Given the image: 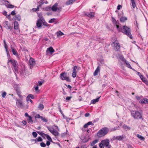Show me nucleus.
Returning a JSON list of instances; mask_svg holds the SVG:
<instances>
[{
    "label": "nucleus",
    "mask_w": 148,
    "mask_h": 148,
    "mask_svg": "<svg viewBox=\"0 0 148 148\" xmlns=\"http://www.w3.org/2000/svg\"><path fill=\"white\" fill-rule=\"evenodd\" d=\"M43 82V81H39L38 82V85L39 86H41Z\"/></svg>",
    "instance_id": "5fc2aeb1"
},
{
    "label": "nucleus",
    "mask_w": 148,
    "mask_h": 148,
    "mask_svg": "<svg viewBox=\"0 0 148 148\" xmlns=\"http://www.w3.org/2000/svg\"><path fill=\"white\" fill-rule=\"evenodd\" d=\"M16 92L17 95L20 94H21V92L18 89H17L16 90Z\"/></svg>",
    "instance_id": "864d4df0"
},
{
    "label": "nucleus",
    "mask_w": 148,
    "mask_h": 148,
    "mask_svg": "<svg viewBox=\"0 0 148 148\" xmlns=\"http://www.w3.org/2000/svg\"><path fill=\"white\" fill-rule=\"evenodd\" d=\"M6 17L8 18L9 19H10L11 16H10V14L9 15H7L6 16Z\"/></svg>",
    "instance_id": "774afa93"
},
{
    "label": "nucleus",
    "mask_w": 148,
    "mask_h": 148,
    "mask_svg": "<svg viewBox=\"0 0 148 148\" xmlns=\"http://www.w3.org/2000/svg\"><path fill=\"white\" fill-rule=\"evenodd\" d=\"M11 48L12 49V51L13 53V54L14 55L16 56L17 58H19V56L18 54L17 51L12 47H11Z\"/></svg>",
    "instance_id": "dca6fc26"
},
{
    "label": "nucleus",
    "mask_w": 148,
    "mask_h": 148,
    "mask_svg": "<svg viewBox=\"0 0 148 148\" xmlns=\"http://www.w3.org/2000/svg\"><path fill=\"white\" fill-rule=\"evenodd\" d=\"M131 113L132 116L135 119H140L142 118L141 114L138 111L132 110Z\"/></svg>",
    "instance_id": "f03ea898"
},
{
    "label": "nucleus",
    "mask_w": 148,
    "mask_h": 148,
    "mask_svg": "<svg viewBox=\"0 0 148 148\" xmlns=\"http://www.w3.org/2000/svg\"><path fill=\"white\" fill-rule=\"evenodd\" d=\"M141 80L146 85L148 86V81L145 77Z\"/></svg>",
    "instance_id": "72a5a7b5"
},
{
    "label": "nucleus",
    "mask_w": 148,
    "mask_h": 148,
    "mask_svg": "<svg viewBox=\"0 0 148 148\" xmlns=\"http://www.w3.org/2000/svg\"><path fill=\"white\" fill-rule=\"evenodd\" d=\"M101 96H100L99 97H98L97 98L92 100L91 101V103L94 104H95L96 102H98L99 101V98Z\"/></svg>",
    "instance_id": "b1692460"
},
{
    "label": "nucleus",
    "mask_w": 148,
    "mask_h": 148,
    "mask_svg": "<svg viewBox=\"0 0 148 148\" xmlns=\"http://www.w3.org/2000/svg\"><path fill=\"white\" fill-rule=\"evenodd\" d=\"M9 63H11V64L12 65L13 67L16 66L17 65H18V63L17 62L14 60H8L7 62V64L8 65H9Z\"/></svg>",
    "instance_id": "1a4fd4ad"
},
{
    "label": "nucleus",
    "mask_w": 148,
    "mask_h": 148,
    "mask_svg": "<svg viewBox=\"0 0 148 148\" xmlns=\"http://www.w3.org/2000/svg\"><path fill=\"white\" fill-rule=\"evenodd\" d=\"M109 129L106 127H104L102 128V136H105L108 132Z\"/></svg>",
    "instance_id": "f3484780"
},
{
    "label": "nucleus",
    "mask_w": 148,
    "mask_h": 148,
    "mask_svg": "<svg viewBox=\"0 0 148 148\" xmlns=\"http://www.w3.org/2000/svg\"><path fill=\"white\" fill-rule=\"evenodd\" d=\"M42 24H43V25L45 26H47L48 25L47 23L45 22V20H44V21L42 22Z\"/></svg>",
    "instance_id": "4d7b16f0"
},
{
    "label": "nucleus",
    "mask_w": 148,
    "mask_h": 148,
    "mask_svg": "<svg viewBox=\"0 0 148 148\" xmlns=\"http://www.w3.org/2000/svg\"><path fill=\"white\" fill-rule=\"evenodd\" d=\"M139 103L142 104H145L148 103V99L146 98H143L141 99L139 101Z\"/></svg>",
    "instance_id": "a211bd4d"
},
{
    "label": "nucleus",
    "mask_w": 148,
    "mask_h": 148,
    "mask_svg": "<svg viewBox=\"0 0 148 148\" xmlns=\"http://www.w3.org/2000/svg\"><path fill=\"white\" fill-rule=\"evenodd\" d=\"M6 7L8 8H12L14 7V5L12 4H5Z\"/></svg>",
    "instance_id": "f704fd0d"
},
{
    "label": "nucleus",
    "mask_w": 148,
    "mask_h": 148,
    "mask_svg": "<svg viewBox=\"0 0 148 148\" xmlns=\"http://www.w3.org/2000/svg\"><path fill=\"white\" fill-rule=\"evenodd\" d=\"M125 138V135H122V136H119L116 137H114V138L115 139H117L119 140H121Z\"/></svg>",
    "instance_id": "6ab92c4d"
},
{
    "label": "nucleus",
    "mask_w": 148,
    "mask_h": 148,
    "mask_svg": "<svg viewBox=\"0 0 148 148\" xmlns=\"http://www.w3.org/2000/svg\"><path fill=\"white\" fill-rule=\"evenodd\" d=\"M102 146L106 148H111V145L109 144V141L108 139H106L102 140Z\"/></svg>",
    "instance_id": "0eeeda50"
},
{
    "label": "nucleus",
    "mask_w": 148,
    "mask_h": 148,
    "mask_svg": "<svg viewBox=\"0 0 148 148\" xmlns=\"http://www.w3.org/2000/svg\"><path fill=\"white\" fill-rule=\"evenodd\" d=\"M16 103L17 107L19 108H22L23 107V105L21 100L17 99L16 101Z\"/></svg>",
    "instance_id": "9d476101"
},
{
    "label": "nucleus",
    "mask_w": 148,
    "mask_h": 148,
    "mask_svg": "<svg viewBox=\"0 0 148 148\" xmlns=\"http://www.w3.org/2000/svg\"><path fill=\"white\" fill-rule=\"evenodd\" d=\"M137 137L140 139L141 140L144 141L145 140V138L139 134H137L136 135Z\"/></svg>",
    "instance_id": "2f4dec72"
},
{
    "label": "nucleus",
    "mask_w": 148,
    "mask_h": 148,
    "mask_svg": "<svg viewBox=\"0 0 148 148\" xmlns=\"http://www.w3.org/2000/svg\"><path fill=\"white\" fill-rule=\"evenodd\" d=\"M14 26H18L19 25L18 22L16 21L14 22Z\"/></svg>",
    "instance_id": "603ef678"
},
{
    "label": "nucleus",
    "mask_w": 148,
    "mask_h": 148,
    "mask_svg": "<svg viewBox=\"0 0 148 148\" xmlns=\"http://www.w3.org/2000/svg\"><path fill=\"white\" fill-rule=\"evenodd\" d=\"M72 98V97L71 96L67 97L66 98V101H69Z\"/></svg>",
    "instance_id": "09e8293b"
},
{
    "label": "nucleus",
    "mask_w": 148,
    "mask_h": 148,
    "mask_svg": "<svg viewBox=\"0 0 148 148\" xmlns=\"http://www.w3.org/2000/svg\"><path fill=\"white\" fill-rule=\"evenodd\" d=\"M28 118L29 119H28V121H29V122L32 123L33 122V121L32 120V117L30 116H29Z\"/></svg>",
    "instance_id": "49530a36"
},
{
    "label": "nucleus",
    "mask_w": 148,
    "mask_h": 148,
    "mask_svg": "<svg viewBox=\"0 0 148 148\" xmlns=\"http://www.w3.org/2000/svg\"><path fill=\"white\" fill-rule=\"evenodd\" d=\"M58 108H59V110L60 112L61 113V114H62L63 115V113L62 111V110H61V108H60V106Z\"/></svg>",
    "instance_id": "0e129e2a"
},
{
    "label": "nucleus",
    "mask_w": 148,
    "mask_h": 148,
    "mask_svg": "<svg viewBox=\"0 0 148 148\" xmlns=\"http://www.w3.org/2000/svg\"><path fill=\"white\" fill-rule=\"evenodd\" d=\"M45 136L46 137L47 140L51 142L52 140L48 134H45Z\"/></svg>",
    "instance_id": "c9c22d12"
},
{
    "label": "nucleus",
    "mask_w": 148,
    "mask_h": 148,
    "mask_svg": "<svg viewBox=\"0 0 148 148\" xmlns=\"http://www.w3.org/2000/svg\"><path fill=\"white\" fill-rule=\"evenodd\" d=\"M127 19V17L125 16H122L120 18V21L121 22H124Z\"/></svg>",
    "instance_id": "412c9836"
},
{
    "label": "nucleus",
    "mask_w": 148,
    "mask_h": 148,
    "mask_svg": "<svg viewBox=\"0 0 148 148\" xmlns=\"http://www.w3.org/2000/svg\"><path fill=\"white\" fill-rule=\"evenodd\" d=\"M87 123L88 124V125H93V124L92 123V122L91 121H89Z\"/></svg>",
    "instance_id": "e2e57ef3"
},
{
    "label": "nucleus",
    "mask_w": 148,
    "mask_h": 148,
    "mask_svg": "<svg viewBox=\"0 0 148 148\" xmlns=\"http://www.w3.org/2000/svg\"><path fill=\"white\" fill-rule=\"evenodd\" d=\"M39 142L42 141V139L40 137H39L38 138H37Z\"/></svg>",
    "instance_id": "bf43d9fd"
},
{
    "label": "nucleus",
    "mask_w": 148,
    "mask_h": 148,
    "mask_svg": "<svg viewBox=\"0 0 148 148\" xmlns=\"http://www.w3.org/2000/svg\"><path fill=\"white\" fill-rule=\"evenodd\" d=\"M42 121L44 122H47L48 121L46 119L45 117L42 116L41 119Z\"/></svg>",
    "instance_id": "a19ab883"
},
{
    "label": "nucleus",
    "mask_w": 148,
    "mask_h": 148,
    "mask_svg": "<svg viewBox=\"0 0 148 148\" xmlns=\"http://www.w3.org/2000/svg\"><path fill=\"white\" fill-rule=\"evenodd\" d=\"M47 128L50 132H51L53 135L56 136H58L59 135V133L57 130H55L53 127H47Z\"/></svg>",
    "instance_id": "39448f33"
},
{
    "label": "nucleus",
    "mask_w": 148,
    "mask_h": 148,
    "mask_svg": "<svg viewBox=\"0 0 148 148\" xmlns=\"http://www.w3.org/2000/svg\"><path fill=\"white\" fill-rule=\"evenodd\" d=\"M32 10L34 11H38L39 9L37 7V8H34L32 9Z\"/></svg>",
    "instance_id": "13d9d810"
},
{
    "label": "nucleus",
    "mask_w": 148,
    "mask_h": 148,
    "mask_svg": "<svg viewBox=\"0 0 148 148\" xmlns=\"http://www.w3.org/2000/svg\"><path fill=\"white\" fill-rule=\"evenodd\" d=\"M76 0H69L66 2V4L67 5H69L72 4L73 3L75 2Z\"/></svg>",
    "instance_id": "a878e982"
},
{
    "label": "nucleus",
    "mask_w": 148,
    "mask_h": 148,
    "mask_svg": "<svg viewBox=\"0 0 148 148\" xmlns=\"http://www.w3.org/2000/svg\"><path fill=\"white\" fill-rule=\"evenodd\" d=\"M44 21L40 19H38L36 23V25L38 27H41V25L42 23Z\"/></svg>",
    "instance_id": "ddd939ff"
},
{
    "label": "nucleus",
    "mask_w": 148,
    "mask_h": 148,
    "mask_svg": "<svg viewBox=\"0 0 148 148\" xmlns=\"http://www.w3.org/2000/svg\"><path fill=\"white\" fill-rule=\"evenodd\" d=\"M44 0H41L39 1L40 3L41 4V5H42L44 3H45V2L44 1Z\"/></svg>",
    "instance_id": "052dcab7"
},
{
    "label": "nucleus",
    "mask_w": 148,
    "mask_h": 148,
    "mask_svg": "<svg viewBox=\"0 0 148 148\" xmlns=\"http://www.w3.org/2000/svg\"><path fill=\"white\" fill-rule=\"evenodd\" d=\"M32 134L34 138H36L37 136V134L35 132H33L32 133Z\"/></svg>",
    "instance_id": "37998d69"
},
{
    "label": "nucleus",
    "mask_w": 148,
    "mask_h": 148,
    "mask_svg": "<svg viewBox=\"0 0 148 148\" xmlns=\"http://www.w3.org/2000/svg\"><path fill=\"white\" fill-rule=\"evenodd\" d=\"M3 42H4V47H5V50L7 53V55H8L9 56H10V55L8 54V46L6 44V42H5V40H4Z\"/></svg>",
    "instance_id": "393cba45"
},
{
    "label": "nucleus",
    "mask_w": 148,
    "mask_h": 148,
    "mask_svg": "<svg viewBox=\"0 0 148 148\" xmlns=\"http://www.w3.org/2000/svg\"><path fill=\"white\" fill-rule=\"evenodd\" d=\"M14 29L16 30V32H14L15 34H18L20 33V30L18 28V26H14Z\"/></svg>",
    "instance_id": "bb28decb"
},
{
    "label": "nucleus",
    "mask_w": 148,
    "mask_h": 148,
    "mask_svg": "<svg viewBox=\"0 0 148 148\" xmlns=\"http://www.w3.org/2000/svg\"><path fill=\"white\" fill-rule=\"evenodd\" d=\"M27 97H29L30 98L32 99H34V96L32 94H29L28 95Z\"/></svg>",
    "instance_id": "79ce46f5"
},
{
    "label": "nucleus",
    "mask_w": 148,
    "mask_h": 148,
    "mask_svg": "<svg viewBox=\"0 0 148 148\" xmlns=\"http://www.w3.org/2000/svg\"><path fill=\"white\" fill-rule=\"evenodd\" d=\"M67 73L65 72L60 74V77L63 80H66L67 82H70L71 80L68 77H67Z\"/></svg>",
    "instance_id": "20e7f679"
},
{
    "label": "nucleus",
    "mask_w": 148,
    "mask_h": 148,
    "mask_svg": "<svg viewBox=\"0 0 148 148\" xmlns=\"http://www.w3.org/2000/svg\"><path fill=\"white\" fill-rule=\"evenodd\" d=\"M57 36L58 37L64 35V34L61 31L57 32L56 33Z\"/></svg>",
    "instance_id": "c85d7f7f"
},
{
    "label": "nucleus",
    "mask_w": 148,
    "mask_h": 148,
    "mask_svg": "<svg viewBox=\"0 0 148 148\" xmlns=\"http://www.w3.org/2000/svg\"><path fill=\"white\" fill-rule=\"evenodd\" d=\"M6 95V93L5 92H4L2 94V96L3 98H5Z\"/></svg>",
    "instance_id": "de8ad7c7"
},
{
    "label": "nucleus",
    "mask_w": 148,
    "mask_h": 148,
    "mask_svg": "<svg viewBox=\"0 0 148 148\" xmlns=\"http://www.w3.org/2000/svg\"><path fill=\"white\" fill-rule=\"evenodd\" d=\"M111 21L114 24L116 25L117 29L119 32L121 31L123 33L128 36L130 38H132V36L130 32V29L129 28L125 26H124L123 27V29H122L118 25V23L113 17H112Z\"/></svg>",
    "instance_id": "f257e3e1"
},
{
    "label": "nucleus",
    "mask_w": 148,
    "mask_h": 148,
    "mask_svg": "<svg viewBox=\"0 0 148 148\" xmlns=\"http://www.w3.org/2000/svg\"><path fill=\"white\" fill-rule=\"evenodd\" d=\"M97 136L98 137H102V129H100L97 133Z\"/></svg>",
    "instance_id": "7c9ffc66"
},
{
    "label": "nucleus",
    "mask_w": 148,
    "mask_h": 148,
    "mask_svg": "<svg viewBox=\"0 0 148 148\" xmlns=\"http://www.w3.org/2000/svg\"><path fill=\"white\" fill-rule=\"evenodd\" d=\"M38 108L39 109L42 110L44 108V106L42 104H40L38 106Z\"/></svg>",
    "instance_id": "e433bc0d"
},
{
    "label": "nucleus",
    "mask_w": 148,
    "mask_h": 148,
    "mask_svg": "<svg viewBox=\"0 0 148 148\" xmlns=\"http://www.w3.org/2000/svg\"><path fill=\"white\" fill-rule=\"evenodd\" d=\"M8 21H5L3 23V25L5 27L6 29H9L11 28V25L8 23Z\"/></svg>",
    "instance_id": "4468645a"
},
{
    "label": "nucleus",
    "mask_w": 148,
    "mask_h": 148,
    "mask_svg": "<svg viewBox=\"0 0 148 148\" xmlns=\"http://www.w3.org/2000/svg\"><path fill=\"white\" fill-rule=\"evenodd\" d=\"M131 3H132V5L133 8H134L136 6V5L135 4V3L134 0H131Z\"/></svg>",
    "instance_id": "ea45409f"
},
{
    "label": "nucleus",
    "mask_w": 148,
    "mask_h": 148,
    "mask_svg": "<svg viewBox=\"0 0 148 148\" xmlns=\"http://www.w3.org/2000/svg\"><path fill=\"white\" fill-rule=\"evenodd\" d=\"M123 129L126 131L129 130H130V128L129 127L125 125H124L123 126Z\"/></svg>",
    "instance_id": "c756f323"
},
{
    "label": "nucleus",
    "mask_w": 148,
    "mask_h": 148,
    "mask_svg": "<svg viewBox=\"0 0 148 148\" xmlns=\"http://www.w3.org/2000/svg\"><path fill=\"white\" fill-rule=\"evenodd\" d=\"M37 133L42 137H43L44 135L45 136V134H44L42 132H37Z\"/></svg>",
    "instance_id": "a18cd8bd"
},
{
    "label": "nucleus",
    "mask_w": 148,
    "mask_h": 148,
    "mask_svg": "<svg viewBox=\"0 0 148 148\" xmlns=\"http://www.w3.org/2000/svg\"><path fill=\"white\" fill-rule=\"evenodd\" d=\"M42 116H40V114H36L35 116V118L36 119H37V118H40V119H41V117Z\"/></svg>",
    "instance_id": "c03bdc74"
},
{
    "label": "nucleus",
    "mask_w": 148,
    "mask_h": 148,
    "mask_svg": "<svg viewBox=\"0 0 148 148\" xmlns=\"http://www.w3.org/2000/svg\"><path fill=\"white\" fill-rule=\"evenodd\" d=\"M98 141V140H95L93 141L92 143H91V145L92 146H94L95 144H96V143H97Z\"/></svg>",
    "instance_id": "58836bf2"
},
{
    "label": "nucleus",
    "mask_w": 148,
    "mask_h": 148,
    "mask_svg": "<svg viewBox=\"0 0 148 148\" xmlns=\"http://www.w3.org/2000/svg\"><path fill=\"white\" fill-rule=\"evenodd\" d=\"M16 14L15 11V10H14L12 11L11 12V14L12 15H14Z\"/></svg>",
    "instance_id": "680f3d73"
},
{
    "label": "nucleus",
    "mask_w": 148,
    "mask_h": 148,
    "mask_svg": "<svg viewBox=\"0 0 148 148\" xmlns=\"http://www.w3.org/2000/svg\"><path fill=\"white\" fill-rule=\"evenodd\" d=\"M84 14L85 16H87L89 18H92L94 17L95 14L93 12H86Z\"/></svg>",
    "instance_id": "2eb2a0df"
},
{
    "label": "nucleus",
    "mask_w": 148,
    "mask_h": 148,
    "mask_svg": "<svg viewBox=\"0 0 148 148\" xmlns=\"http://www.w3.org/2000/svg\"><path fill=\"white\" fill-rule=\"evenodd\" d=\"M54 51V49H53V47H51L48 48L46 52L47 53H49V52H50L51 54L53 53Z\"/></svg>",
    "instance_id": "aec40b11"
},
{
    "label": "nucleus",
    "mask_w": 148,
    "mask_h": 148,
    "mask_svg": "<svg viewBox=\"0 0 148 148\" xmlns=\"http://www.w3.org/2000/svg\"><path fill=\"white\" fill-rule=\"evenodd\" d=\"M29 64L30 65V68L32 69L35 64V61L34 59L31 58L29 60Z\"/></svg>",
    "instance_id": "9b49d317"
},
{
    "label": "nucleus",
    "mask_w": 148,
    "mask_h": 148,
    "mask_svg": "<svg viewBox=\"0 0 148 148\" xmlns=\"http://www.w3.org/2000/svg\"><path fill=\"white\" fill-rule=\"evenodd\" d=\"M21 19V17L19 14L16 15L14 18V20H17L18 21H20Z\"/></svg>",
    "instance_id": "cd10ccee"
},
{
    "label": "nucleus",
    "mask_w": 148,
    "mask_h": 148,
    "mask_svg": "<svg viewBox=\"0 0 148 148\" xmlns=\"http://www.w3.org/2000/svg\"><path fill=\"white\" fill-rule=\"evenodd\" d=\"M122 7V6L121 5H119L117 6V9L118 10H119Z\"/></svg>",
    "instance_id": "69168bd1"
},
{
    "label": "nucleus",
    "mask_w": 148,
    "mask_h": 148,
    "mask_svg": "<svg viewBox=\"0 0 148 148\" xmlns=\"http://www.w3.org/2000/svg\"><path fill=\"white\" fill-rule=\"evenodd\" d=\"M58 3H56L51 8V10L54 12L60 11L61 10L62 8L60 7H58Z\"/></svg>",
    "instance_id": "423d86ee"
},
{
    "label": "nucleus",
    "mask_w": 148,
    "mask_h": 148,
    "mask_svg": "<svg viewBox=\"0 0 148 148\" xmlns=\"http://www.w3.org/2000/svg\"><path fill=\"white\" fill-rule=\"evenodd\" d=\"M26 100H27V101H30L31 103L32 102V101L29 97H26Z\"/></svg>",
    "instance_id": "3c124183"
},
{
    "label": "nucleus",
    "mask_w": 148,
    "mask_h": 148,
    "mask_svg": "<svg viewBox=\"0 0 148 148\" xmlns=\"http://www.w3.org/2000/svg\"><path fill=\"white\" fill-rule=\"evenodd\" d=\"M38 16L39 17V19H40L43 21H44V18L43 17L42 14L41 13H38Z\"/></svg>",
    "instance_id": "473e14b6"
},
{
    "label": "nucleus",
    "mask_w": 148,
    "mask_h": 148,
    "mask_svg": "<svg viewBox=\"0 0 148 148\" xmlns=\"http://www.w3.org/2000/svg\"><path fill=\"white\" fill-rule=\"evenodd\" d=\"M112 42V46L114 48V49L116 51H118L119 49L120 46L117 40H116V39H114Z\"/></svg>",
    "instance_id": "7ed1b4c3"
},
{
    "label": "nucleus",
    "mask_w": 148,
    "mask_h": 148,
    "mask_svg": "<svg viewBox=\"0 0 148 148\" xmlns=\"http://www.w3.org/2000/svg\"><path fill=\"white\" fill-rule=\"evenodd\" d=\"M41 147H45L46 146V144L43 142H42L40 144Z\"/></svg>",
    "instance_id": "8fccbe9b"
},
{
    "label": "nucleus",
    "mask_w": 148,
    "mask_h": 148,
    "mask_svg": "<svg viewBox=\"0 0 148 148\" xmlns=\"http://www.w3.org/2000/svg\"><path fill=\"white\" fill-rule=\"evenodd\" d=\"M99 71L100 67H99V66H98L94 73V76H95L97 75L98 73L99 72Z\"/></svg>",
    "instance_id": "4be33fe9"
},
{
    "label": "nucleus",
    "mask_w": 148,
    "mask_h": 148,
    "mask_svg": "<svg viewBox=\"0 0 148 148\" xmlns=\"http://www.w3.org/2000/svg\"><path fill=\"white\" fill-rule=\"evenodd\" d=\"M119 59L120 60L123 61V62L125 63V65L127 67L130 69H132V68L131 67L130 64L128 63L127 61H126L125 59H124V57L122 56H121L119 57Z\"/></svg>",
    "instance_id": "6e6552de"
},
{
    "label": "nucleus",
    "mask_w": 148,
    "mask_h": 148,
    "mask_svg": "<svg viewBox=\"0 0 148 148\" xmlns=\"http://www.w3.org/2000/svg\"><path fill=\"white\" fill-rule=\"evenodd\" d=\"M55 18H52L49 21V23H52L54 21Z\"/></svg>",
    "instance_id": "6e6d98bb"
},
{
    "label": "nucleus",
    "mask_w": 148,
    "mask_h": 148,
    "mask_svg": "<svg viewBox=\"0 0 148 148\" xmlns=\"http://www.w3.org/2000/svg\"><path fill=\"white\" fill-rule=\"evenodd\" d=\"M18 65H17L16 66H14L12 68L14 71L15 72L16 75L17 76L16 73H18Z\"/></svg>",
    "instance_id": "5701e85b"
},
{
    "label": "nucleus",
    "mask_w": 148,
    "mask_h": 148,
    "mask_svg": "<svg viewBox=\"0 0 148 148\" xmlns=\"http://www.w3.org/2000/svg\"><path fill=\"white\" fill-rule=\"evenodd\" d=\"M22 123L25 125H26L27 124V122L25 121H22Z\"/></svg>",
    "instance_id": "338daca9"
},
{
    "label": "nucleus",
    "mask_w": 148,
    "mask_h": 148,
    "mask_svg": "<svg viewBox=\"0 0 148 148\" xmlns=\"http://www.w3.org/2000/svg\"><path fill=\"white\" fill-rule=\"evenodd\" d=\"M51 10V8L49 6L47 7L44 9V10L46 11H49Z\"/></svg>",
    "instance_id": "4c0bfd02"
},
{
    "label": "nucleus",
    "mask_w": 148,
    "mask_h": 148,
    "mask_svg": "<svg viewBox=\"0 0 148 148\" xmlns=\"http://www.w3.org/2000/svg\"><path fill=\"white\" fill-rule=\"evenodd\" d=\"M77 68V67L76 66H75L73 67L72 76L73 78H75L76 77L77 72L76 70Z\"/></svg>",
    "instance_id": "f8f14e48"
}]
</instances>
